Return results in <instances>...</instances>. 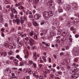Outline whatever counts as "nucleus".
I'll return each mask as SVG.
<instances>
[{"label":"nucleus","mask_w":79,"mask_h":79,"mask_svg":"<svg viewBox=\"0 0 79 79\" xmlns=\"http://www.w3.org/2000/svg\"><path fill=\"white\" fill-rule=\"evenodd\" d=\"M73 70H70V73L73 75L70 77V79H76L79 77V74L77 73L79 69L76 67H72Z\"/></svg>","instance_id":"f257e3e1"},{"label":"nucleus","mask_w":79,"mask_h":79,"mask_svg":"<svg viewBox=\"0 0 79 79\" xmlns=\"http://www.w3.org/2000/svg\"><path fill=\"white\" fill-rule=\"evenodd\" d=\"M18 69L17 68H13L12 69H6L5 71L7 73H11V71H12V70H13V69L16 70V69Z\"/></svg>","instance_id":"f03ea898"},{"label":"nucleus","mask_w":79,"mask_h":79,"mask_svg":"<svg viewBox=\"0 0 79 79\" xmlns=\"http://www.w3.org/2000/svg\"><path fill=\"white\" fill-rule=\"evenodd\" d=\"M43 15L44 16H47V17H48L49 16H52V13L51 12L48 13V12L46 11L44 12Z\"/></svg>","instance_id":"7ed1b4c3"},{"label":"nucleus","mask_w":79,"mask_h":79,"mask_svg":"<svg viewBox=\"0 0 79 79\" xmlns=\"http://www.w3.org/2000/svg\"><path fill=\"white\" fill-rule=\"evenodd\" d=\"M57 39V42H59V43L60 45H64V41H60L59 40L60 39V36H57L56 37Z\"/></svg>","instance_id":"20e7f679"},{"label":"nucleus","mask_w":79,"mask_h":79,"mask_svg":"<svg viewBox=\"0 0 79 79\" xmlns=\"http://www.w3.org/2000/svg\"><path fill=\"white\" fill-rule=\"evenodd\" d=\"M29 43L30 46L32 47L33 46V44L35 43V41L34 40V39H32V38H30L29 41Z\"/></svg>","instance_id":"39448f33"},{"label":"nucleus","mask_w":79,"mask_h":79,"mask_svg":"<svg viewBox=\"0 0 79 79\" xmlns=\"http://www.w3.org/2000/svg\"><path fill=\"white\" fill-rule=\"evenodd\" d=\"M41 17V15L39 14H36L35 15L34 18L36 20H38Z\"/></svg>","instance_id":"423d86ee"},{"label":"nucleus","mask_w":79,"mask_h":79,"mask_svg":"<svg viewBox=\"0 0 79 79\" xmlns=\"http://www.w3.org/2000/svg\"><path fill=\"white\" fill-rule=\"evenodd\" d=\"M65 7V9L67 11H69L70 10H71V5L69 4H67L66 5Z\"/></svg>","instance_id":"0eeeda50"},{"label":"nucleus","mask_w":79,"mask_h":79,"mask_svg":"<svg viewBox=\"0 0 79 79\" xmlns=\"http://www.w3.org/2000/svg\"><path fill=\"white\" fill-rule=\"evenodd\" d=\"M39 55H37L35 53H34L33 54V58L34 60H37V58H39Z\"/></svg>","instance_id":"6e6552de"},{"label":"nucleus","mask_w":79,"mask_h":79,"mask_svg":"<svg viewBox=\"0 0 79 79\" xmlns=\"http://www.w3.org/2000/svg\"><path fill=\"white\" fill-rule=\"evenodd\" d=\"M7 54L6 52H0V57L1 56H6Z\"/></svg>","instance_id":"1a4fd4ad"},{"label":"nucleus","mask_w":79,"mask_h":79,"mask_svg":"<svg viewBox=\"0 0 79 79\" xmlns=\"http://www.w3.org/2000/svg\"><path fill=\"white\" fill-rule=\"evenodd\" d=\"M10 45H11V44H10L9 45L8 43H3V45L6 48H8V47L10 48Z\"/></svg>","instance_id":"9d476101"},{"label":"nucleus","mask_w":79,"mask_h":79,"mask_svg":"<svg viewBox=\"0 0 79 79\" xmlns=\"http://www.w3.org/2000/svg\"><path fill=\"white\" fill-rule=\"evenodd\" d=\"M10 48H15L16 47V45H15V43L13 42L12 43V44L10 45Z\"/></svg>","instance_id":"9b49d317"},{"label":"nucleus","mask_w":79,"mask_h":79,"mask_svg":"<svg viewBox=\"0 0 79 79\" xmlns=\"http://www.w3.org/2000/svg\"><path fill=\"white\" fill-rule=\"evenodd\" d=\"M30 15L28 16V17L29 18H33V15H32V12L30 11L29 12L28 14Z\"/></svg>","instance_id":"f8f14e48"},{"label":"nucleus","mask_w":79,"mask_h":79,"mask_svg":"<svg viewBox=\"0 0 79 79\" xmlns=\"http://www.w3.org/2000/svg\"><path fill=\"white\" fill-rule=\"evenodd\" d=\"M28 63L27 62V61L26 62V63H27V64H33L34 63H35L34 62H33V61H32V60H28Z\"/></svg>","instance_id":"ddd939ff"},{"label":"nucleus","mask_w":79,"mask_h":79,"mask_svg":"<svg viewBox=\"0 0 79 79\" xmlns=\"http://www.w3.org/2000/svg\"><path fill=\"white\" fill-rule=\"evenodd\" d=\"M34 0L35 5H37L38 3L39 2V0H31V2H33L34 3Z\"/></svg>","instance_id":"4468645a"},{"label":"nucleus","mask_w":79,"mask_h":79,"mask_svg":"<svg viewBox=\"0 0 79 79\" xmlns=\"http://www.w3.org/2000/svg\"><path fill=\"white\" fill-rule=\"evenodd\" d=\"M12 11L14 12L15 14H18V11H16V10L15 9V8H12Z\"/></svg>","instance_id":"2eb2a0df"},{"label":"nucleus","mask_w":79,"mask_h":79,"mask_svg":"<svg viewBox=\"0 0 79 79\" xmlns=\"http://www.w3.org/2000/svg\"><path fill=\"white\" fill-rule=\"evenodd\" d=\"M58 74L61 75V74H62V72L61 71L56 72V76H58Z\"/></svg>","instance_id":"dca6fc26"},{"label":"nucleus","mask_w":79,"mask_h":79,"mask_svg":"<svg viewBox=\"0 0 79 79\" xmlns=\"http://www.w3.org/2000/svg\"><path fill=\"white\" fill-rule=\"evenodd\" d=\"M72 6H75L76 7H78V5H77V4L75 2H73L72 3Z\"/></svg>","instance_id":"f3484780"},{"label":"nucleus","mask_w":79,"mask_h":79,"mask_svg":"<svg viewBox=\"0 0 79 79\" xmlns=\"http://www.w3.org/2000/svg\"><path fill=\"white\" fill-rule=\"evenodd\" d=\"M43 73L44 74V77H47V74L48 72L47 71H44Z\"/></svg>","instance_id":"a211bd4d"},{"label":"nucleus","mask_w":79,"mask_h":79,"mask_svg":"<svg viewBox=\"0 0 79 79\" xmlns=\"http://www.w3.org/2000/svg\"><path fill=\"white\" fill-rule=\"evenodd\" d=\"M33 35H35V32L33 31H31L30 33V37H32Z\"/></svg>","instance_id":"6ab92c4d"},{"label":"nucleus","mask_w":79,"mask_h":79,"mask_svg":"<svg viewBox=\"0 0 79 79\" xmlns=\"http://www.w3.org/2000/svg\"><path fill=\"white\" fill-rule=\"evenodd\" d=\"M23 20L24 21H27V18H26V15H24L23 16Z\"/></svg>","instance_id":"aec40b11"},{"label":"nucleus","mask_w":79,"mask_h":79,"mask_svg":"<svg viewBox=\"0 0 79 79\" xmlns=\"http://www.w3.org/2000/svg\"><path fill=\"white\" fill-rule=\"evenodd\" d=\"M20 20L18 19H16V23H17V25H19L20 24Z\"/></svg>","instance_id":"412c9836"},{"label":"nucleus","mask_w":79,"mask_h":79,"mask_svg":"<svg viewBox=\"0 0 79 79\" xmlns=\"http://www.w3.org/2000/svg\"><path fill=\"white\" fill-rule=\"evenodd\" d=\"M42 43L43 44H45V45H46V46H47V47H48V46L50 45V44L49 43H45L44 42H42Z\"/></svg>","instance_id":"4be33fe9"},{"label":"nucleus","mask_w":79,"mask_h":79,"mask_svg":"<svg viewBox=\"0 0 79 79\" xmlns=\"http://www.w3.org/2000/svg\"><path fill=\"white\" fill-rule=\"evenodd\" d=\"M22 34H21V33H20V32H19L18 33V35L19 36H20V35H21V37H23L24 36V35H23V32H22Z\"/></svg>","instance_id":"5701e85b"},{"label":"nucleus","mask_w":79,"mask_h":79,"mask_svg":"<svg viewBox=\"0 0 79 79\" xmlns=\"http://www.w3.org/2000/svg\"><path fill=\"white\" fill-rule=\"evenodd\" d=\"M58 3L59 5H61L63 3V2L61 0H58Z\"/></svg>","instance_id":"b1692460"},{"label":"nucleus","mask_w":79,"mask_h":79,"mask_svg":"<svg viewBox=\"0 0 79 79\" xmlns=\"http://www.w3.org/2000/svg\"><path fill=\"white\" fill-rule=\"evenodd\" d=\"M0 21L1 23H2L3 22V19L2 18V15H0Z\"/></svg>","instance_id":"393cba45"},{"label":"nucleus","mask_w":79,"mask_h":79,"mask_svg":"<svg viewBox=\"0 0 79 79\" xmlns=\"http://www.w3.org/2000/svg\"><path fill=\"white\" fill-rule=\"evenodd\" d=\"M4 3L5 4H8L10 3V0H5L4 1Z\"/></svg>","instance_id":"a878e982"},{"label":"nucleus","mask_w":79,"mask_h":79,"mask_svg":"<svg viewBox=\"0 0 79 79\" xmlns=\"http://www.w3.org/2000/svg\"><path fill=\"white\" fill-rule=\"evenodd\" d=\"M33 24L34 26H38V24L35 22H33Z\"/></svg>","instance_id":"bb28decb"},{"label":"nucleus","mask_w":79,"mask_h":79,"mask_svg":"<svg viewBox=\"0 0 79 79\" xmlns=\"http://www.w3.org/2000/svg\"><path fill=\"white\" fill-rule=\"evenodd\" d=\"M24 64V63H23V61H21L20 62L19 65L21 66H23V65Z\"/></svg>","instance_id":"cd10ccee"},{"label":"nucleus","mask_w":79,"mask_h":79,"mask_svg":"<svg viewBox=\"0 0 79 79\" xmlns=\"http://www.w3.org/2000/svg\"><path fill=\"white\" fill-rule=\"evenodd\" d=\"M12 77L13 79H15L16 77H15V73H12Z\"/></svg>","instance_id":"c85d7f7f"},{"label":"nucleus","mask_w":79,"mask_h":79,"mask_svg":"<svg viewBox=\"0 0 79 79\" xmlns=\"http://www.w3.org/2000/svg\"><path fill=\"white\" fill-rule=\"evenodd\" d=\"M14 31H15L14 28H12L11 29L10 31V33H12V32H13Z\"/></svg>","instance_id":"c756f323"},{"label":"nucleus","mask_w":79,"mask_h":79,"mask_svg":"<svg viewBox=\"0 0 79 79\" xmlns=\"http://www.w3.org/2000/svg\"><path fill=\"white\" fill-rule=\"evenodd\" d=\"M32 26V24L31 23H28V26L29 27H31V26Z\"/></svg>","instance_id":"7c9ffc66"},{"label":"nucleus","mask_w":79,"mask_h":79,"mask_svg":"<svg viewBox=\"0 0 79 79\" xmlns=\"http://www.w3.org/2000/svg\"><path fill=\"white\" fill-rule=\"evenodd\" d=\"M58 11L60 13H61L63 11V9H62L61 8H59L58 10Z\"/></svg>","instance_id":"2f4dec72"},{"label":"nucleus","mask_w":79,"mask_h":79,"mask_svg":"<svg viewBox=\"0 0 79 79\" xmlns=\"http://www.w3.org/2000/svg\"><path fill=\"white\" fill-rule=\"evenodd\" d=\"M14 61L15 63H18V60L17 59H15Z\"/></svg>","instance_id":"473e14b6"},{"label":"nucleus","mask_w":79,"mask_h":79,"mask_svg":"<svg viewBox=\"0 0 79 79\" xmlns=\"http://www.w3.org/2000/svg\"><path fill=\"white\" fill-rule=\"evenodd\" d=\"M33 68H37V64H35V63H34V64H33Z\"/></svg>","instance_id":"72a5a7b5"},{"label":"nucleus","mask_w":79,"mask_h":79,"mask_svg":"<svg viewBox=\"0 0 79 79\" xmlns=\"http://www.w3.org/2000/svg\"><path fill=\"white\" fill-rule=\"evenodd\" d=\"M18 8L20 10H22V9H23L24 8V7L23 6H20L18 7Z\"/></svg>","instance_id":"f704fd0d"},{"label":"nucleus","mask_w":79,"mask_h":79,"mask_svg":"<svg viewBox=\"0 0 79 79\" xmlns=\"http://www.w3.org/2000/svg\"><path fill=\"white\" fill-rule=\"evenodd\" d=\"M42 58L44 62H46L47 60H46V59L45 58V57L44 56H43L42 57Z\"/></svg>","instance_id":"c9c22d12"},{"label":"nucleus","mask_w":79,"mask_h":79,"mask_svg":"<svg viewBox=\"0 0 79 79\" xmlns=\"http://www.w3.org/2000/svg\"><path fill=\"white\" fill-rule=\"evenodd\" d=\"M22 44H21V43H20L19 44L18 47L19 48H21V47H22Z\"/></svg>","instance_id":"e433bc0d"},{"label":"nucleus","mask_w":79,"mask_h":79,"mask_svg":"<svg viewBox=\"0 0 79 79\" xmlns=\"http://www.w3.org/2000/svg\"><path fill=\"white\" fill-rule=\"evenodd\" d=\"M33 73V72H32V71L30 70L28 72V74H29L31 75Z\"/></svg>","instance_id":"4c0bfd02"},{"label":"nucleus","mask_w":79,"mask_h":79,"mask_svg":"<svg viewBox=\"0 0 79 79\" xmlns=\"http://www.w3.org/2000/svg\"><path fill=\"white\" fill-rule=\"evenodd\" d=\"M50 76L51 78H54V76L53 75V74H50Z\"/></svg>","instance_id":"58836bf2"},{"label":"nucleus","mask_w":79,"mask_h":79,"mask_svg":"<svg viewBox=\"0 0 79 79\" xmlns=\"http://www.w3.org/2000/svg\"><path fill=\"white\" fill-rule=\"evenodd\" d=\"M20 21L22 24H23L24 23V21L23 20H20Z\"/></svg>","instance_id":"ea45409f"},{"label":"nucleus","mask_w":79,"mask_h":79,"mask_svg":"<svg viewBox=\"0 0 79 79\" xmlns=\"http://www.w3.org/2000/svg\"><path fill=\"white\" fill-rule=\"evenodd\" d=\"M29 10H28L27 11L25 12L26 15H27H27H29Z\"/></svg>","instance_id":"a19ab883"},{"label":"nucleus","mask_w":79,"mask_h":79,"mask_svg":"<svg viewBox=\"0 0 79 79\" xmlns=\"http://www.w3.org/2000/svg\"><path fill=\"white\" fill-rule=\"evenodd\" d=\"M34 39H35V40H37V36L36 35H35Z\"/></svg>","instance_id":"79ce46f5"},{"label":"nucleus","mask_w":79,"mask_h":79,"mask_svg":"<svg viewBox=\"0 0 79 79\" xmlns=\"http://www.w3.org/2000/svg\"><path fill=\"white\" fill-rule=\"evenodd\" d=\"M6 63L7 64H10L11 63V62L9 60H7L6 62Z\"/></svg>","instance_id":"37998d69"},{"label":"nucleus","mask_w":79,"mask_h":79,"mask_svg":"<svg viewBox=\"0 0 79 79\" xmlns=\"http://www.w3.org/2000/svg\"><path fill=\"white\" fill-rule=\"evenodd\" d=\"M19 5H24V2H21L19 3Z\"/></svg>","instance_id":"c03bdc74"},{"label":"nucleus","mask_w":79,"mask_h":79,"mask_svg":"<svg viewBox=\"0 0 79 79\" xmlns=\"http://www.w3.org/2000/svg\"><path fill=\"white\" fill-rule=\"evenodd\" d=\"M10 17H13V13L12 12L11 13H10Z\"/></svg>","instance_id":"a18cd8bd"},{"label":"nucleus","mask_w":79,"mask_h":79,"mask_svg":"<svg viewBox=\"0 0 79 79\" xmlns=\"http://www.w3.org/2000/svg\"><path fill=\"white\" fill-rule=\"evenodd\" d=\"M8 55H11V54H12V51H10L8 53Z\"/></svg>","instance_id":"49530a36"},{"label":"nucleus","mask_w":79,"mask_h":79,"mask_svg":"<svg viewBox=\"0 0 79 79\" xmlns=\"http://www.w3.org/2000/svg\"><path fill=\"white\" fill-rule=\"evenodd\" d=\"M75 36L76 38H78V37H79V35L77 34L75 35Z\"/></svg>","instance_id":"de8ad7c7"},{"label":"nucleus","mask_w":79,"mask_h":79,"mask_svg":"<svg viewBox=\"0 0 79 79\" xmlns=\"http://www.w3.org/2000/svg\"><path fill=\"white\" fill-rule=\"evenodd\" d=\"M4 26L6 27H8V24L6 23L4 25Z\"/></svg>","instance_id":"09e8293b"},{"label":"nucleus","mask_w":79,"mask_h":79,"mask_svg":"<svg viewBox=\"0 0 79 79\" xmlns=\"http://www.w3.org/2000/svg\"><path fill=\"white\" fill-rule=\"evenodd\" d=\"M28 56H27V55H25L24 56V57L25 59H27L28 58Z\"/></svg>","instance_id":"8fccbe9b"},{"label":"nucleus","mask_w":79,"mask_h":79,"mask_svg":"<svg viewBox=\"0 0 79 79\" xmlns=\"http://www.w3.org/2000/svg\"><path fill=\"white\" fill-rule=\"evenodd\" d=\"M40 79H44V77L42 76H40L39 77Z\"/></svg>","instance_id":"3c124183"},{"label":"nucleus","mask_w":79,"mask_h":79,"mask_svg":"<svg viewBox=\"0 0 79 79\" xmlns=\"http://www.w3.org/2000/svg\"><path fill=\"white\" fill-rule=\"evenodd\" d=\"M74 61H76V62H77V61H78V59L77 58H75L74 59Z\"/></svg>","instance_id":"603ef678"},{"label":"nucleus","mask_w":79,"mask_h":79,"mask_svg":"<svg viewBox=\"0 0 79 79\" xmlns=\"http://www.w3.org/2000/svg\"><path fill=\"white\" fill-rule=\"evenodd\" d=\"M25 40H27V41H28L29 40V38L28 37H26L25 38Z\"/></svg>","instance_id":"864d4df0"},{"label":"nucleus","mask_w":79,"mask_h":79,"mask_svg":"<svg viewBox=\"0 0 79 79\" xmlns=\"http://www.w3.org/2000/svg\"><path fill=\"white\" fill-rule=\"evenodd\" d=\"M13 23H14V24H15L16 23V19H13Z\"/></svg>","instance_id":"5fc2aeb1"},{"label":"nucleus","mask_w":79,"mask_h":79,"mask_svg":"<svg viewBox=\"0 0 79 79\" xmlns=\"http://www.w3.org/2000/svg\"><path fill=\"white\" fill-rule=\"evenodd\" d=\"M56 64H53L52 67H53V68H55V67H56Z\"/></svg>","instance_id":"6e6d98bb"},{"label":"nucleus","mask_w":79,"mask_h":79,"mask_svg":"<svg viewBox=\"0 0 79 79\" xmlns=\"http://www.w3.org/2000/svg\"><path fill=\"white\" fill-rule=\"evenodd\" d=\"M15 18L16 19H17L18 18V15H16L15 16Z\"/></svg>","instance_id":"4d7b16f0"},{"label":"nucleus","mask_w":79,"mask_h":79,"mask_svg":"<svg viewBox=\"0 0 79 79\" xmlns=\"http://www.w3.org/2000/svg\"><path fill=\"white\" fill-rule=\"evenodd\" d=\"M16 57L17 58H18V59H19L20 58V56H19V55H17L16 56Z\"/></svg>","instance_id":"13d9d810"},{"label":"nucleus","mask_w":79,"mask_h":79,"mask_svg":"<svg viewBox=\"0 0 79 79\" xmlns=\"http://www.w3.org/2000/svg\"><path fill=\"white\" fill-rule=\"evenodd\" d=\"M62 31L64 32V33H66V30H63Z\"/></svg>","instance_id":"bf43d9fd"},{"label":"nucleus","mask_w":79,"mask_h":79,"mask_svg":"<svg viewBox=\"0 0 79 79\" xmlns=\"http://www.w3.org/2000/svg\"><path fill=\"white\" fill-rule=\"evenodd\" d=\"M53 56L54 58V59H56V56L55 55H53Z\"/></svg>","instance_id":"052dcab7"},{"label":"nucleus","mask_w":79,"mask_h":79,"mask_svg":"<svg viewBox=\"0 0 79 79\" xmlns=\"http://www.w3.org/2000/svg\"><path fill=\"white\" fill-rule=\"evenodd\" d=\"M35 77L36 79H39V75H36Z\"/></svg>","instance_id":"680f3d73"},{"label":"nucleus","mask_w":79,"mask_h":79,"mask_svg":"<svg viewBox=\"0 0 79 79\" xmlns=\"http://www.w3.org/2000/svg\"><path fill=\"white\" fill-rule=\"evenodd\" d=\"M43 32L44 34H47V31L45 30L43 31Z\"/></svg>","instance_id":"e2e57ef3"},{"label":"nucleus","mask_w":79,"mask_h":79,"mask_svg":"<svg viewBox=\"0 0 79 79\" xmlns=\"http://www.w3.org/2000/svg\"><path fill=\"white\" fill-rule=\"evenodd\" d=\"M27 71V70H26V69H23V71L24 73H26Z\"/></svg>","instance_id":"0e129e2a"},{"label":"nucleus","mask_w":79,"mask_h":79,"mask_svg":"<svg viewBox=\"0 0 79 79\" xmlns=\"http://www.w3.org/2000/svg\"><path fill=\"white\" fill-rule=\"evenodd\" d=\"M64 54L63 52H61L60 53V56H62V55H63Z\"/></svg>","instance_id":"69168bd1"},{"label":"nucleus","mask_w":79,"mask_h":79,"mask_svg":"<svg viewBox=\"0 0 79 79\" xmlns=\"http://www.w3.org/2000/svg\"><path fill=\"white\" fill-rule=\"evenodd\" d=\"M69 47L67 46L65 48V49L66 50H68V49H69Z\"/></svg>","instance_id":"338daca9"},{"label":"nucleus","mask_w":79,"mask_h":79,"mask_svg":"<svg viewBox=\"0 0 79 79\" xmlns=\"http://www.w3.org/2000/svg\"><path fill=\"white\" fill-rule=\"evenodd\" d=\"M67 45L68 46H71V44H69V43H68V44H67Z\"/></svg>","instance_id":"774afa93"}]
</instances>
